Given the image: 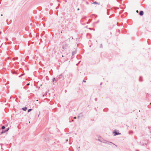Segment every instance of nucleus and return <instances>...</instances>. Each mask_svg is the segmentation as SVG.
<instances>
[{"mask_svg": "<svg viewBox=\"0 0 151 151\" xmlns=\"http://www.w3.org/2000/svg\"><path fill=\"white\" fill-rule=\"evenodd\" d=\"M78 64H76V65H78Z\"/></svg>", "mask_w": 151, "mask_h": 151, "instance_id": "c756f323", "label": "nucleus"}, {"mask_svg": "<svg viewBox=\"0 0 151 151\" xmlns=\"http://www.w3.org/2000/svg\"><path fill=\"white\" fill-rule=\"evenodd\" d=\"M31 111H32V109H29L27 111L28 112H29Z\"/></svg>", "mask_w": 151, "mask_h": 151, "instance_id": "ddd939ff", "label": "nucleus"}, {"mask_svg": "<svg viewBox=\"0 0 151 151\" xmlns=\"http://www.w3.org/2000/svg\"><path fill=\"white\" fill-rule=\"evenodd\" d=\"M136 12H138V10H137Z\"/></svg>", "mask_w": 151, "mask_h": 151, "instance_id": "a878e982", "label": "nucleus"}, {"mask_svg": "<svg viewBox=\"0 0 151 151\" xmlns=\"http://www.w3.org/2000/svg\"><path fill=\"white\" fill-rule=\"evenodd\" d=\"M74 119H76V117H75H75H74Z\"/></svg>", "mask_w": 151, "mask_h": 151, "instance_id": "4be33fe9", "label": "nucleus"}, {"mask_svg": "<svg viewBox=\"0 0 151 151\" xmlns=\"http://www.w3.org/2000/svg\"><path fill=\"white\" fill-rule=\"evenodd\" d=\"M87 24H88V23H89V22H87Z\"/></svg>", "mask_w": 151, "mask_h": 151, "instance_id": "cd10ccee", "label": "nucleus"}, {"mask_svg": "<svg viewBox=\"0 0 151 151\" xmlns=\"http://www.w3.org/2000/svg\"><path fill=\"white\" fill-rule=\"evenodd\" d=\"M78 149H80V147H78Z\"/></svg>", "mask_w": 151, "mask_h": 151, "instance_id": "b1692460", "label": "nucleus"}, {"mask_svg": "<svg viewBox=\"0 0 151 151\" xmlns=\"http://www.w3.org/2000/svg\"><path fill=\"white\" fill-rule=\"evenodd\" d=\"M95 100L96 101L97 100V98H96L95 99Z\"/></svg>", "mask_w": 151, "mask_h": 151, "instance_id": "a211bd4d", "label": "nucleus"}, {"mask_svg": "<svg viewBox=\"0 0 151 151\" xmlns=\"http://www.w3.org/2000/svg\"><path fill=\"white\" fill-rule=\"evenodd\" d=\"M7 19L6 20V22H7Z\"/></svg>", "mask_w": 151, "mask_h": 151, "instance_id": "f704fd0d", "label": "nucleus"}, {"mask_svg": "<svg viewBox=\"0 0 151 151\" xmlns=\"http://www.w3.org/2000/svg\"><path fill=\"white\" fill-rule=\"evenodd\" d=\"M113 133H114V136L121 134L120 133H119V132H117L116 130H114L113 132Z\"/></svg>", "mask_w": 151, "mask_h": 151, "instance_id": "f03ea898", "label": "nucleus"}, {"mask_svg": "<svg viewBox=\"0 0 151 151\" xmlns=\"http://www.w3.org/2000/svg\"><path fill=\"white\" fill-rule=\"evenodd\" d=\"M4 132H1V134H2L4 133Z\"/></svg>", "mask_w": 151, "mask_h": 151, "instance_id": "f3484780", "label": "nucleus"}, {"mask_svg": "<svg viewBox=\"0 0 151 151\" xmlns=\"http://www.w3.org/2000/svg\"><path fill=\"white\" fill-rule=\"evenodd\" d=\"M1 16H3V14H1Z\"/></svg>", "mask_w": 151, "mask_h": 151, "instance_id": "c85d7f7f", "label": "nucleus"}, {"mask_svg": "<svg viewBox=\"0 0 151 151\" xmlns=\"http://www.w3.org/2000/svg\"><path fill=\"white\" fill-rule=\"evenodd\" d=\"M83 81L84 82H86V81L85 80H83Z\"/></svg>", "mask_w": 151, "mask_h": 151, "instance_id": "aec40b11", "label": "nucleus"}, {"mask_svg": "<svg viewBox=\"0 0 151 151\" xmlns=\"http://www.w3.org/2000/svg\"><path fill=\"white\" fill-rule=\"evenodd\" d=\"M56 80V79L55 78H53L52 79V82H53L55 81Z\"/></svg>", "mask_w": 151, "mask_h": 151, "instance_id": "f8f14e48", "label": "nucleus"}, {"mask_svg": "<svg viewBox=\"0 0 151 151\" xmlns=\"http://www.w3.org/2000/svg\"><path fill=\"white\" fill-rule=\"evenodd\" d=\"M70 122H71V121H69Z\"/></svg>", "mask_w": 151, "mask_h": 151, "instance_id": "473e14b6", "label": "nucleus"}, {"mask_svg": "<svg viewBox=\"0 0 151 151\" xmlns=\"http://www.w3.org/2000/svg\"><path fill=\"white\" fill-rule=\"evenodd\" d=\"M57 1H58V2H60L59 1V0H57Z\"/></svg>", "mask_w": 151, "mask_h": 151, "instance_id": "393cba45", "label": "nucleus"}, {"mask_svg": "<svg viewBox=\"0 0 151 151\" xmlns=\"http://www.w3.org/2000/svg\"><path fill=\"white\" fill-rule=\"evenodd\" d=\"M5 128V127L4 126H3L1 127V129H2L3 130Z\"/></svg>", "mask_w": 151, "mask_h": 151, "instance_id": "9b49d317", "label": "nucleus"}, {"mask_svg": "<svg viewBox=\"0 0 151 151\" xmlns=\"http://www.w3.org/2000/svg\"><path fill=\"white\" fill-rule=\"evenodd\" d=\"M89 29H91L90 28H89Z\"/></svg>", "mask_w": 151, "mask_h": 151, "instance_id": "72a5a7b5", "label": "nucleus"}, {"mask_svg": "<svg viewBox=\"0 0 151 151\" xmlns=\"http://www.w3.org/2000/svg\"><path fill=\"white\" fill-rule=\"evenodd\" d=\"M58 7H57L56 8V9H57V8H58Z\"/></svg>", "mask_w": 151, "mask_h": 151, "instance_id": "7c9ffc66", "label": "nucleus"}, {"mask_svg": "<svg viewBox=\"0 0 151 151\" xmlns=\"http://www.w3.org/2000/svg\"><path fill=\"white\" fill-rule=\"evenodd\" d=\"M24 74H24V73L22 74L21 75H20V76H19V77H20L21 76H23V75H24Z\"/></svg>", "mask_w": 151, "mask_h": 151, "instance_id": "4468645a", "label": "nucleus"}, {"mask_svg": "<svg viewBox=\"0 0 151 151\" xmlns=\"http://www.w3.org/2000/svg\"><path fill=\"white\" fill-rule=\"evenodd\" d=\"M62 76V75L60 74L58 76V78H57V79H61Z\"/></svg>", "mask_w": 151, "mask_h": 151, "instance_id": "20e7f679", "label": "nucleus"}, {"mask_svg": "<svg viewBox=\"0 0 151 151\" xmlns=\"http://www.w3.org/2000/svg\"><path fill=\"white\" fill-rule=\"evenodd\" d=\"M27 108L26 107H25L24 108H22V109L24 111H25L27 110Z\"/></svg>", "mask_w": 151, "mask_h": 151, "instance_id": "423d86ee", "label": "nucleus"}, {"mask_svg": "<svg viewBox=\"0 0 151 151\" xmlns=\"http://www.w3.org/2000/svg\"><path fill=\"white\" fill-rule=\"evenodd\" d=\"M100 47L101 48H102L103 47H102V45L101 44Z\"/></svg>", "mask_w": 151, "mask_h": 151, "instance_id": "dca6fc26", "label": "nucleus"}, {"mask_svg": "<svg viewBox=\"0 0 151 151\" xmlns=\"http://www.w3.org/2000/svg\"><path fill=\"white\" fill-rule=\"evenodd\" d=\"M139 81H142V77H140L139 79Z\"/></svg>", "mask_w": 151, "mask_h": 151, "instance_id": "0eeeda50", "label": "nucleus"}, {"mask_svg": "<svg viewBox=\"0 0 151 151\" xmlns=\"http://www.w3.org/2000/svg\"><path fill=\"white\" fill-rule=\"evenodd\" d=\"M103 139H98V141H100V142H102V141H103Z\"/></svg>", "mask_w": 151, "mask_h": 151, "instance_id": "9d476101", "label": "nucleus"}, {"mask_svg": "<svg viewBox=\"0 0 151 151\" xmlns=\"http://www.w3.org/2000/svg\"><path fill=\"white\" fill-rule=\"evenodd\" d=\"M108 142H109V143H108V144H109V145H111V144H113V145H114V144H113V143H112L111 142H109L106 140H104V139L103 140V141H102L103 143H105V144H107V143Z\"/></svg>", "mask_w": 151, "mask_h": 151, "instance_id": "f257e3e1", "label": "nucleus"}, {"mask_svg": "<svg viewBox=\"0 0 151 151\" xmlns=\"http://www.w3.org/2000/svg\"><path fill=\"white\" fill-rule=\"evenodd\" d=\"M93 4H98V5H99V3H98V2H97L96 1H95V2H94Z\"/></svg>", "mask_w": 151, "mask_h": 151, "instance_id": "6e6552de", "label": "nucleus"}, {"mask_svg": "<svg viewBox=\"0 0 151 151\" xmlns=\"http://www.w3.org/2000/svg\"><path fill=\"white\" fill-rule=\"evenodd\" d=\"M79 9H79V8H78V9H77V10H78H78H79Z\"/></svg>", "mask_w": 151, "mask_h": 151, "instance_id": "5701e85b", "label": "nucleus"}, {"mask_svg": "<svg viewBox=\"0 0 151 151\" xmlns=\"http://www.w3.org/2000/svg\"><path fill=\"white\" fill-rule=\"evenodd\" d=\"M78 119H79V118H80V116H78Z\"/></svg>", "mask_w": 151, "mask_h": 151, "instance_id": "412c9836", "label": "nucleus"}, {"mask_svg": "<svg viewBox=\"0 0 151 151\" xmlns=\"http://www.w3.org/2000/svg\"><path fill=\"white\" fill-rule=\"evenodd\" d=\"M144 14V12L142 11H141L139 12V15L140 16H142Z\"/></svg>", "mask_w": 151, "mask_h": 151, "instance_id": "7ed1b4c3", "label": "nucleus"}, {"mask_svg": "<svg viewBox=\"0 0 151 151\" xmlns=\"http://www.w3.org/2000/svg\"><path fill=\"white\" fill-rule=\"evenodd\" d=\"M76 52H76V50H75L74 51L72 52V55H74L76 54Z\"/></svg>", "mask_w": 151, "mask_h": 151, "instance_id": "39448f33", "label": "nucleus"}, {"mask_svg": "<svg viewBox=\"0 0 151 151\" xmlns=\"http://www.w3.org/2000/svg\"><path fill=\"white\" fill-rule=\"evenodd\" d=\"M107 14L109 15V14H108V13H107Z\"/></svg>", "mask_w": 151, "mask_h": 151, "instance_id": "2f4dec72", "label": "nucleus"}, {"mask_svg": "<svg viewBox=\"0 0 151 151\" xmlns=\"http://www.w3.org/2000/svg\"><path fill=\"white\" fill-rule=\"evenodd\" d=\"M136 151H139V150H136Z\"/></svg>", "mask_w": 151, "mask_h": 151, "instance_id": "bb28decb", "label": "nucleus"}, {"mask_svg": "<svg viewBox=\"0 0 151 151\" xmlns=\"http://www.w3.org/2000/svg\"><path fill=\"white\" fill-rule=\"evenodd\" d=\"M29 84H30L29 83H28L27 84V85L29 86Z\"/></svg>", "mask_w": 151, "mask_h": 151, "instance_id": "6ab92c4d", "label": "nucleus"}, {"mask_svg": "<svg viewBox=\"0 0 151 151\" xmlns=\"http://www.w3.org/2000/svg\"><path fill=\"white\" fill-rule=\"evenodd\" d=\"M99 22V20H98L97 21L95 22V24H97Z\"/></svg>", "mask_w": 151, "mask_h": 151, "instance_id": "2eb2a0df", "label": "nucleus"}, {"mask_svg": "<svg viewBox=\"0 0 151 151\" xmlns=\"http://www.w3.org/2000/svg\"><path fill=\"white\" fill-rule=\"evenodd\" d=\"M1 2H0V4H1Z\"/></svg>", "mask_w": 151, "mask_h": 151, "instance_id": "c9c22d12", "label": "nucleus"}, {"mask_svg": "<svg viewBox=\"0 0 151 151\" xmlns=\"http://www.w3.org/2000/svg\"><path fill=\"white\" fill-rule=\"evenodd\" d=\"M9 128H8L6 129V130L4 131V132H7L8 130H9Z\"/></svg>", "mask_w": 151, "mask_h": 151, "instance_id": "1a4fd4ad", "label": "nucleus"}]
</instances>
